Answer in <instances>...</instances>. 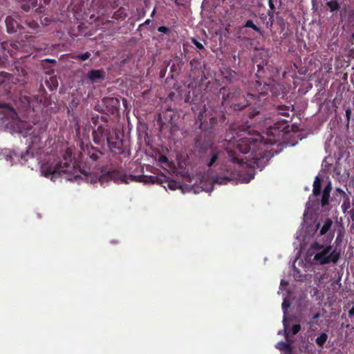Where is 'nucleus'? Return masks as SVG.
I'll return each mask as SVG.
<instances>
[{
    "label": "nucleus",
    "mask_w": 354,
    "mask_h": 354,
    "mask_svg": "<svg viewBox=\"0 0 354 354\" xmlns=\"http://www.w3.org/2000/svg\"><path fill=\"white\" fill-rule=\"evenodd\" d=\"M37 6L36 0H28L26 1H23L21 3V8L25 12H29L32 8H35Z\"/></svg>",
    "instance_id": "6ab92c4d"
},
{
    "label": "nucleus",
    "mask_w": 354,
    "mask_h": 354,
    "mask_svg": "<svg viewBox=\"0 0 354 354\" xmlns=\"http://www.w3.org/2000/svg\"><path fill=\"white\" fill-rule=\"evenodd\" d=\"M6 25L7 32L8 33H14L17 31L20 34L26 32L25 28L19 24V23L12 16H8L6 19Z\"/></svg>",
    "instance_id": "9d476101"
},
{
    "label": "nucleus",
    "mask_w": 354,
    "mask_h": 354,
    "mask_svg": "<svg viewBox=\"0 0 354 354\" xmlns=\"http://www.w3.org/2000/svg\"><path fill=\"white\" fill-rule=\"evenodd\" d=\"M290 303L286 299H284V301L282 303V308L284 310V312L287 310V309L290 307Z\"/></svg>",
    "instance_id": "e433bc0d"
},
{
    "label": "nucleus",
    "mask_w": 354,
    "mask_h": 354,
    "mask_svg": "<svg viewBox=\"0 0 354 354\" xmlns=\"http://www.w3.org/2000/svg\"><path fill=\"white\" fill-rule=\"evenodd\" d=\"M158 160L160 162H164V163L168 162V158L165 156H160Z\"/></svg>",
    "instance_id": "58836bf2"
},
{
    "label": "nucleus",
    "mask_w": 354,
    "mask_h": 354,
    "mask_svg": "<svg viewBox=\"0 0 354 354\" xmlns=\"http://www.w3.org/2000/svg\"><path fill=\"white\" fill-rule=\"evenodd\" d=\"M87 77L91 83H102L105 78V73L102 69L91 70L87 73Z\"/></svg>",
    "instance_id": "9b49d317"
},
{
    "label": "nucleus",
    "mask_w": 354,
    "mask_h": 354,
    "mask_svg": "<svg viewBox=\"0 0 354 354\" xmlns=\"http://www.w3.org/2000/svg\"><path fill=\"white\" fill-rule=\"evenodd\" d=\"M256 73L257 80L249 84V95L254 100V104H260L261 99L271 93L272 95L277 97H283L285 87L274 80L268 78L263 66L257 65Z\"/></svg>",
    "instance_id": "7ed1b4c3"
},
{
    "label": "nucleus",
    "mask_w": 354,
    "mask_h": 354,
    "mask_svg": "<svg viewBox=\"0 0 354 354\" xmlns=\"http://www.w3.org/2000/svg\"><path fill=\"white\" fill-rule=\"evenodd\" d=\"M337 192L340 193V194L344 198L343 203L341 206L342 212L346 214L348 212V209L351 207V201L348 195H347L344 190L340 188L337 189Z\"/></svg>",
    "instance_id": "2eb2a0df"
},
{
    "label": "nucleus",
    "mask_w": 354,
    "mask_h": 354,
    "mask_svg": "<svg viewBox=\"0 0 354 354\" xmlns=\"http://www.w3.org/2000/svg\"><path fill=\"white\" fill-rule=\"evenodd\" d=\"M320 317H321V315L319 313H317L313 316L312 319L314 321V320H316L317 319L319 318Z\"/></svg>",
    "instance_id": "c03bdc74"
},
{
    "label": "nucleus",
    "mask_w": 354,
    "mask_h": 354,
    "mask_svg": "<svg viewBox=\"0 0 354 354\" xmlns=\"http://www.w3.org/2000/svg\"><path fill=\"white\" fill-rule=\"evenodd\" d=\"M260 113V111L259 110H257V109H254L253 110L249 111L248 113V116L250 118H254V116L257 115L259 113Z\"/></svg>",
    "instance_id": "72a5a7b5"
},
{
    "label": "nucleus",
    "mask_w": 354,
    "mask_h": 354,
    "mask_svg": "<svg viewBox=\"0 0 354 354\" xmlns=\"http://www.w3.org/2000/svg\"><path fill=\"white\" fill-rule=\"evenodd\" d=\"M64 162L58 161L54 165H44L41 167V171L45 177H57L62 174H71L75 169V162L71 158V154L66 151L64 156Z\"/></svg>",
    "instance_id": "423d86ee"
},
{
    "label": "nucleus",
    "mask_w": 354,
    "mask_h": 354,
    "mask_svg": "<svg viewBox=\"0 0 354 354\" xmlns=\"http://www.w3.org/2000/svg\"><path fill=\"white\" fill-rule=\"evenodd\" d=\"M332 187L331 183L329 182L324 187L321 199V205L322 207H325L329 203L330 193L331 192Z\"/></svg>",
    "instance_id": "4468645a"
},
{
    "label": "nucleus",
    "mask_w": 354,
    "mask_h": 354,
    "mask_svg": "<svg viewBox=\"0 0 354 354\" xmlns=\"http://www.w3.org/2000/svg\"><path fill=\"white\" fill-rule=\"evenodd\" d=\"M191 109L194 113L199 111L196 118V124H198L201 131L209 132L208 130L212 129L217 124L218 120L215 117H208L209 121L207 122L206 120L207 118V113L205 104H201L200 106L194 104L192 106Z\"/></svg>",
    "instance_id": "0eeeda50"
},
{
    "label": "nucleus",
    "mask_w": 354,
    "mask_h": 354,
    "mask_svg": "<svg viewBox=\"0 0 354 354\" xmlns=\"http://www.w3.org/2000/svg\"><path fill=\"white\" fill-rule=\"evenodd\" d=\"M271 142L265 140L259 133H251L243 129L236 133L229 140L225 151L229 160L238 165L243 164L244 159L241 154L250 153V160L257 167H263L270 158L269 145Z\"/></svg>",
    "instance_id": "f257e3e1"
},
{
    "label": "nucleus",
    "mask_w": 354,
    "mask_h": 354,
    "mask_svg": "<svg viewBox=\"0 0 354 354\" xmlns=\"http://www.w3.org/2000/svg\"><path fill=\"white\" fill-rule=\"evenodd\" d=\"M340 257L339 252L335 250L332 251V246H326L322 250L317 252L314 256L313 261L319 265L333 263H337Z\"/></svg>",
    "instance_id": "6e6552de"
},
{
    "label": "nucleus",
    "mask_w": 354,
    "mask_h": 354,
    "mask_svg": "<svg viewBox=\"0 0 354 354\" xmlns=\"http://www.w3.org/2000/svg\"><path fill=\"white\" fill-rule=\"evenodd\" d=\"M103 102L106 106L111 105L109 111H111L112 113L115 112V111L117 109L118 106L120 104L119 100L115 97L104 98Z\"/></svg>",
    "instance_id": "dca6fc26"
},
{
    "label": "nucleus",
    "mask_w": 354,
    "mask_h": 354,
    "mask_svg": "<svg viewBox=\"0 0 354 354\" xmlns=\"http://www.w3.org/2000/svg\"><path fill=\"white\" fill-rule=\"evenodd\" d=\"M346 118L348 119V120H350V116H351V110L350 109H347L346 111Z\"/></svg>",
    "instance_id": "a18cd8bd"
},
{
    "label": "nucleus",
    "mask_w": 354,
    "mask_h": 354,
    "mask_svg": "<svg viewBox=\"0 0 354 354\" xmlns=\"http://www.w3.org/2000/svg\"><path fill=\"white\" fill-rule=\"evenodd\" d=\"M270 10H275V6L272 0H268V1Z\"/></svg>",
    "instance_id": "ea45409f"
},
{
    "label": "nucleus",
    "mask_w": 354,
    "mask_h": 354,
    "mask_svg": "<svg viewBox=\"0 0 354 354\" xmlns=\"http://www.w3.org/2000/svg\"><path fill=\"white\" fill-rule=\"evenodd\" d=\"M283 325H284V328H285V337H286V339L288 341L289 332L287 331V325L286 324V317H284V318H283Z\"/></svg>",
    "instance_id": "4c0bfd02"
},
{
    "label": "nucleus",
    "mask_w": 354,
    "mask_h": 354,
    "mask_svg": "<svg viewBox=\"0 0 354 354\" xmlns=\"http://www.w3.org/2000/svg\"><path fill=\"white\" fill-rule=\"evenodd\" d=\"M346 213L350 215L351 221L354 222V208L351 209Z\"/></svg>",
    "instance_id": "a19ab883"
},
{
    "label": "nucleus",
    "mask_w": 354,
    "mask_h": 354,
    "mask_svg": "<svg viewBox=\"0 0 354 354\" xmlns=\"http://www.w3.org/2000/svg\"><path fill=\"white\" fill-rule=\"evenodd\" d=\"M94 125L92 130V138L94 143L102 149L107 145L109 151L124 158H129L131 155L130 149L124 145V142L120 138L117 129L109 124V118L95 115L91 118Z\"/></svg>",
    "instance_id": "f03ea898"
},
{
    "label": "nucleus",
    "mask_w": 354,
    "mask_h": 354,
    "mask_svg": "<svg viewBox=\"0 0 354 354\" xmlns=\"http://www.w3.org/2000/svg\"><path fill=\"white\" fill-rule=\"evenodd\" d=\"M232 179L229 177V176H216L214 179H213V182L214 183H217V184H220V185H222V184H227L228 182L231 181Z\"/></svg>",
    "instance_id": "393cba45"
},
{
    "label": "nucleus",
    "mask_w": 354,
    "mask_h": 354,
    "mask_svg": "<svg viewBox=\"0 0 354 354\" xmlns=\"http://www.w3.org/2000/svg\"><path fill=\"white\" fill-rule=\"evenodd\" d=\"M274 10H268V15L269 16V18H270V26H272L273 24V21H274Z\"/></svg>",
    "instance_id": "c9c22d12"
},
{
    "label": "nucleus",
    "mask_w": 354,
    "mask_h": 354,
    "mask_svg": "<svg viewBox=\"0 0 354 354\" xmlns=\"http://www.w3.org/2000/svg\"><path fill=\"white\" fill-rule=\"evenodd\" d=\"M87 154L93 162L99 160L100 156L103 155L102 151L93 146L87 147Z\"/></svg>",
    "instance_id": "ddd939ff"
},
{
    "label": "nucleus",
    "mask_w": 354,
    "mask_h": 354,
    "mask_svg": "<svg viewBox=\"0 0 354 354\" xmlns=\"http://www.w3.org/2000/svg\"><path fill=\"white\" fill-rule=\"evenodd\" d=\"M220 94L222 95V104L230 106L235 111H241L244 108L254 104V100L249 95V87L248 88V95H241V91L236 88L222 87L220 89Z\"/></svg>",
    "instance_id": "20e7f679"
},
{
    "label": "nucleus",
    "mask_w": 354,
    "mask_h": 354,
    "mask_svg": "<svg viewBox=\"0 0 354 354\" xmlns=\"http://www.w3.org/2000/svg\"><path fill=\"white\" fill-rule=\"evenodd\" d=\"M25 24L32 30H36L39 28V24L36 21L32 19L26 20Z\"/></svg>",
    "instance_id": "cd10ccee"
},
{
    "label": "nucleus",
    "mask_w": 354,
    "mask_h": 354,
    "mask_svg": "<svg viewBox=\"0 0 354 354\" xmlns=\"http://www.w3.org/2000/svg\"><path fill=\"white\" fill-rule=\"evenodd\" d=\"M319 226H320V223H318L316 225V227H317V229H318V228L319 227Z\"/></svg>",
    "instance_id": "6e6d98bb"
},
{
    "label": "nucleus",
    "mask_w": 354,
    "mask_h": 354,
    "mask_svg": "<svg viewBox=\"0 0 354 354\" xmlns=\"http://www.w3.org/2000/svg\"><path fill=\"white\" fill-rule=\"evenodd\" d=\"M277 348H279V350H285V349H288L290 351L291 350V346H290V344L283 342H279L278 344V345L277 346Z\"/></svg>",
    "instance_id": "7c9ffc66"
},
{
    "label": "nucleus",
    "mask_w": 354,
    "mask_h": 354,
    "mask_svg": "<svg viewBox=\"0 0 354 354\" xmlns=\"http://www.w3.org/2000/svg\"><path fill=\"white\" fill-rule=\"evenodd\" d=\"M127 17V14L125 12V10L124 8L120 7L118 10H116L112 18L115 19L116 20L119 19H124Z\"/></svg>",
    "instance_id": "4be33fe9"
},
{
    "label": "nucleus",
    "mask_w": 354,
    "mask_h": 354,
    "mask_svg": "<svg viewBox=\"0 0 354 354\" xmlns=\"http://www.w3.org/2000/svg\"><path fill=\"white\" fill-rule=\"evenodd\" d=\"M91 54L89 52H86L82 54H78L75 56H73V58L75 59H81V60H86L90 58Z\"/></svg>",
    "instance_id": "c85d7f7f"
},
{
    "label": "nucleus",
    "mask_w": 354,
    "mask_h": 354,
    "mask_svg": "<svg viewBox=\"0 0 354 354\" xmlns=\"http://www.w3.org/2000/svg\"><path fill=\"white\" fill-rule=\"evenodd\" d=\"M192 42L193 44H194L196 46V47L199 49V50H202L204 48V46L203 45L199 42L197 39H194V38H192Z\"/></svg>",
    "instance_id": "473e14b6"
},
{
    "label": "nucleus",
    "mask_w": 354,
    "mask_h": 354,
    "mask_svg": "<svg viewBox=\"0 0 354 354\" xmlns=\"http://www.w3.org/2000/svg\"><path fill=\"white\" fill-rule=\"evenodd\" d=\"M221 151H218L216 149H214L211 150V158L209 161L207 162L208 167H212L215 162L218 160L221 156Z\"/></svg>",
    "instance_id": "aec40b11"
},
{
    "label": "nucleus",
    "mask_w": 354,
    "mask_h": 354,
    "mask_svg": "<svg viewBox=\"0 0 354 354\" xmlns=\"http://www.w3.org/2000/svg\"><path fill=\"white\" fill-rule=\"evenodd\" d=\"M151 181L153 183H157L161 185L164 187H166V185L171 190H175L177 187V183L176 181H169L165 176H150Z\"/></svg>",
    "instance_id": "f8f14e48"
},
{
    "label": "nucleus",
    "mask_w": 354,
    "mask_h": 354,
    "mask_svg": "<svg viewBox=\"0 0 354 354\" xmlns=\"http://www.w3.org/2000/svg\"><path fill=\"white\" fill-rule=\"evenodd\" d=\"M46 85L50 91L55 90L58 86V82L56 77H50L49 79L45 81Z\"/></svg>",
    "instance_id": "412c9836"
},
{
    "label": "nucleus",
    "mask_w": 354,
    "mask_h": 354,
    "mask_svg": "<svg viewBox=\"0 0 354 354\" xmlns=\"http://www.w3.org/2000/svg\"><path fill=\"white\" fill-rule=\"evenodd\" d=\"M212 138L210 132L201 131L194 138V148L200 153H205L212 145Z\"/></svg>",
    "instance_id": "1a4fd4ad"
},
{
    "label": "nucleus",
    "mask_w": 354,
    "mask_h": 354,
    "mask_svg": "<svg viewBox=\"0 0 354 354\" xmlns=\"http://www.w3.org/2000/svg\"><path fill=\"white\" fill-rule=\"evenodd\" d=\"M277 111V114L281 115L286 118H289V112L290 111V106L286 105H281L278 106L276 108Z\"/></svg>",
    "instance_id": "5701e85b"
},
{
    "label": "nucleus",
    "mask_w": 354,
    "mask_h": 354,
    "mask_svg": "<svg viewBox=\"0 0 354 354\" xmlns=\"http://www.w3.org/2000/svg\"><path fill=\"white\" fill-rule=\"evenodd\" d=\"M322 180L319 176H316L313 183V194L315 196H319L321 194Z\"/></svg>",
    "instance_id": "f3484780"
},
{
    "label": "nucleus",
    "mask_w": 354,
    "mask_h": 354,
    "mask_svg": "<svg viewBox=\"0 0 354 354\" xmlns=\"http://www.w3.org/2000/svg\"><path fill=\"white\" fill-rule=\"evenodd\" d=\"M44 62H48V63H55L56 61L55 59H46L44 60Z\"/></svg>",
    "instance_id": "49530a36"
},
{
    "label": "nucleus",
    "mask_w": 354,
    "mask_h": 354,
    "mask_svg": "<svg viewBox=\"0 0 354 354\" xmlns=\"http://www.w3.org/2000/svg\"><path fill=\"white\" fill-rule=\"evenodd\" d=\"M333 221L331 218H327L324 220V224L319 231V235L326 234L331 228Z\"/></svg>",
    "instance_id": "a211bd4d"
},
{
    "label": "nucleus",
    "mask_w": 354,
    "mask_h": 354,
    "mask_svg": "<svg viewBox=\"0 0 354 354\" xmlns=\"http://www.w3.org/2000/svg\"><path fill=\"white\" fill-rule=\"evenodd\" d=\"M42 8H43L42 6H40V7L37 8V12H42V10H41Z\"/></svg>",
    "instance_id": "8fccbe9b"
},
{
    "label": "nucleus",
    "mask_w": 354,
    "mask_h": 354,
    "mask_svg": "<svg viewBox=\"0 0 354 354\" xmlns=\"http://www.w3.org/2000/svg\"><path fill=\"white\" fill-rule=\"evenodd\" d=\"M156 13V9L154 8L153 10L151 12V17H153V15H155Z\"/></svg>",
    "instance_id": "864d4df0"
},
{
    "label": "nucleus",
    "mask_w": 354,
    "mask_h": 354,
    "mask_svg": "<svg viewBox=\"0 0 354 354\" xmlns=\"http://www.w3.org/2000/svg\"><path fill=\"white\" fill-rule=\"evenodd\" d=\"M327 339H328L327 333H322L321 335L315 339V343L319 347L323 348V346H324V344L326 343V342L327 341Z\"/></svg>",
    "instance_id": "b1692460"
},
{
    "label": "nucleus",
    "mask_w": 354,
    "mask_h": 354,
    "mask_svg": "<svg viewBox=\"0 0 354 354\" xmlns=\"http://www.w3.org/2000/svg\"><path fill=\"white\" fill-rule=\"evenodd\" d=\"M353 205L354 206V199L353 200V203H352Z\"/></svg>",
    "instance_id": "13d9d810"
},
{
    "label": "nucleus",
    "mask_w": 354,
    "mask_h": 354,
    "mask_svg": "<svg viewBox=\"0 0 354 354\" xmlns=\"http://www.w3.org/2000/svg\"><path fill=\"white\" fill-rule=\"evenodd\" d=\"M244 27L245 28H251L252 29H253L254 31L257 32L258 33H259L261 35H263V31H262L261 30V28H259L257 26H256L253 21L252 20H248L245 25H244Z\"/></svg>",
    "instance_id": "a878e982"
},
{
    "label": "nucleus",
    "mask_w": 354,
    "mask_h": 354,
    "mask_svg": "<svg viewBox=\"0 0 354 354\" xmlns=\"http://www.w3.org/2000/svg\"><path fill=\"white\" fill-rule=\"evenodd\" d=\"M348 316L353 317L354 316V304L351 309L348 311Z\"/></svg>",
    "instance_id": "79ce46f5"
},
{
    "label": "nucleus",
    "mask_w": 354,
    "mask_h": 354,
    "mask_svg": "<svg viewBox=\"0 0 354 354\" xmlns=\"http://www.w3.org/2000/svg\"><path fill=\"white\" fill-rule=\"evenodd\" d=\"M327 6L330 8V12H335L340 8V6L337 0H330L326 3Z\"/></svg>",
    "instance_id": "bb28decb"
},
{
    "label": "nucleus",
    "mask_w": 354,
    "mask_h": 354,
    "mask_svg": "<svg viewBox=\"0 0 354 354\" xmlns=\"http://www.w3.org/2000/svg\"><path fill=\"white\" fill-rule=\"evenodd\" d=\"M51 0H43L44 4L48 5L50 3Z\"/></svg>",
    "instance_id": "de8ad7c7"
},
{
    "label": "nucleus",
    "mask_w": 354,
    "mask_h": 354,
    "mask_svg": "<svg viewBox=\"0 0 354 354\" xmlns=\"http://www.w3.org/2000/svg\"><path fill=\"white\" fill-rule=\"evenodd\" d=\"M150 22H151V20L148 19H147V20L145 21V23H144L142 25H144V24L148 25V24H150Z\"/></svg>",
    "instance_id": "09e8293b"
},
{
    "label": "nucleus",
    "mask_w": 354,
    "mask_h": 354,
    "mask_svg": "<svg viewBox=\"0 0 354 354\" xmlns=\"http://www.w3.org/2000/svg\"><path fill=\"white\" fill-rule=\"evenodd\" d=\"M158 31L160 32L167 34L168 32H169V28L166 26H162L158 28Z\"/></svg>",
    "instance_id": "f704fd0d"
},
{
    "label": "nucleus",
    "mask_w": 354,
    "mask_h": 354,
    "mask_svg": "<svg viewBox=\"0 0 354 354\" xmlns=\"http://www.w3.org/2000/svg\"><path fill=\"white\" fill-rule=\"evenodd\" d=\"M175 3H176V4H178V3L177 0H176V1H175Z\"/></svg>",
    "instance_id": "4d7b16f0"
},
{
    "label": "nucleus",
    "mask_w": 354,
    "mask_h": 354,
    "mask_svg": "<svg viewBox=\"0 0 354 354\" xmlns=\"http://www.w3.org/2000/svg\"><path fill=\"white\" fill-rule=\"evenodd\" d=\"M310 248L315 251H317V252H319V251L322 250L323 249H324L325 246H324V245H322L318 242H315L311 245Z\"/></svg>",
    "instance_id": "c756f323"
},
{
    "label": "nucleus",
    "mask_w": 354,
    "mask_h": 354,
    "mask_svg": "<svg viewBox=\"0 0 354 354\" xmlns=\"http://www.w3.org/2000/svg\"><path fill=\"white\" fill-rule=\"evenodd\" d=\"M281 122H283L284 124H287L288 122V120L286 119H283Z\"/></svg>",
    "instance_id": "603ef678"
},
{
    "label": "nucleus",
    "mask_w": 354,
    "mask_h": 354,
    "mask_svg": "<svg viewBox=\"0 0 354 354\" xmlns=\"http://www.w3.org/2000/svg\"><path fill=\"white\" fill-rule=\"evenodd\" d=\"M143 176H133L130 175L129 177L127 175H122L118 170L109 169L106 167H103L100 171V174L91 177V183L95 184L99 182L101 185H104L106 183L110 180L114 182H122L126 184L131 181H142Z\"/></svg>",
    "instance_id": "39448f33"
},
{
    "label": "nucleus",
    "mask_w": 354,
    "mask_h": 354,
    "mask_svg": "<svg viewBox=\"0 0 354 354\" xmlns=\"http://www.w3.org/2000/svg\"><path fill=\"white\" fill-rule=\"evenodd\" d=\"M4 107H5V104H0V109L4 108Z\"/></svg>",
    "instance_id": "5fc2aeb1"
},
{
    "label": "nucleus",
    "mask_w": 354,
    "mask_h": 354,
    "mask_svg": "<svg viewBox=\"0 0 354 354\" xmlns=\"http://www.w3.org/2000/svg\"><path fill=\"white\" fill-rule=\"evenodd\" d=\"M301 325L299 324H294L291 328V333L295 335H297L301 330Z\"/></svg>",
    "instance_id": "2f4dec72"
},
{
    "label": "nucleus",
    "mask_w": 354,
    "mask_h": 354,
    "mask_svg": "<svg viewBox=\"0 0 354 354\" xmlns=\"http://www.w3.org/2000/svg\"><path fill=\"white\" fill-rule=\"evenodd\" d=\"M266 26H267V27H271L270 26V19L266 22Z\"/></svg>",
    "instance_id": "3c124183"
},
{
    "label": "nucleus",
    "mask_w": 354,
    "mask_h": 354,
    "mask_svg": "<svg viewBox=\"0 0 354 354\" xmlns=\"http://www.w3.org/2000/svg\"><path fill=\"white\" fill-rule=\"evenodd\" d=\"M39 92L41 93V95H43L44 94L46 93V90L43 85H41Z\"/></svg>",
    "instance_id": "37998d69"
}]
</instances>
